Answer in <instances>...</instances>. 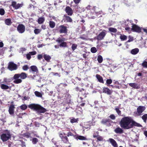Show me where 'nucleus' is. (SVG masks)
<instances>
[{
	"mask_svg": "<svg viewBox=\"0 0 147 147\" xmlns=\"http://www.w3.org/2000/svg\"><path fill=\"white\" fill-rule=\"evenodd\" d=\"M119 124L121 127L124 129H129L134 126H141L140 124L134 121L131 117L129 116L122 118L119 122Z\"/></svg>",
	"mask_w": 147,
	"mask_h": 147,
	"instance_id": "1",
	"label": "nucleus"
},
{
	"mask_svg": "<svg viewBox=\"0 0 147 147\" xmlns=\"http://www.w3.org/2000/svg\"><path fill=\"white\" fill-rule=\"evenodd\" d=\"M28 107L31 109L36 111L39 113H44L47 111L46 109L38 104H31L28 105Z\"/></svg>",
	"mask_w": 147,
	"mask_h": 147,
	"instance_id": "2",
	"label": "nucleus"
},
{
	"mask_svg": "<svg viewBox=\"0 0 147 147\" xmlns=\"http://www.w3.org/2000/svg\"><path fill=\"white\" fill-rule=\"evenodd\" d=\"M27 77V74L25 72H22L21 74H16L13 77V79L15 80L13 82L16 84H18L22 82V79H24Z\"/></svg>",
	"mask_w": 147,
	"mask_h": 147,
	"instance_id": "3",
	"label": "nucleus"
},
{
	"mask_svg": "<svg viewBox=\"0 0 147 147\" xmlns=\"http://www.w3.org/2000/svg\"><path fill=\"white\" fill-rule=\"evenodd\" d=\"M55 30L60 34H67L68 31L67 27L64 24L56 26Z\"/></svg>",
	"mask_w": 147,
	"mask_h": 147,
	"instance_id": "4",
	"label": "nucleus"
},
{
	"mask_svg": "<svg viewBox=\"0 0 147 147\" xmlns=\"http://www.w3.org/2000/svg\"><path fill=\"white\" fill-rule=\"evenodd\" d=\"M6 133L2 134L0 136V138L3 142H5L11 138V135L9 131L7 130Z\"/></svg>",
	"mask_w": 147,
	"mask_h": 147,
	"instance_id": "5",
	"label": "nucleus"
},
{
	"mask_svg": "<svg viewBox=\"0 0 147 147\" xmlns=\"http://www.w3.org/2000/svg\"><path fill=\"white\" fill-rule=\"evenodd\" d=\"M145 107L142 106H140L137 109V111L134 112V115L136 117L141 115H142V112L145 110Z\"/></svg>",
	"mask_w": 147,
	"mask_h": 147,
	"instance_id": "6",
	"label": "nucleus"
},
{
	"mask_svg": "<svg viewBox=\"0 0 147 147\" xmlns=\"http://www.w3.org/2000/svg\"><path fill=\"white\" fill-rule=\"evenodd\" d=\"M63 96H65V97L64 98V101L67 102H69L70 101V98L71 97V96L70 95L64 93L63 94V95H62V93H61V92H60V93L59 94V97L60 98H63Z\"/></svg>",
	"mask_w": 147,
	"mask_h": 147,
	"instance_id": "7",
	"label": "nucleus"
},
{
	"mask_svg": "<svg viewBox=\"0 0 147 147\" xmlns=\"http://www.w3.org/2000/svg\"><path fill=\"white\" fill-rule=\"evenodd\" d=\"M107 34V31L105 30H103L100 32L99 34L97 36L96 39L97 40H100L103 39L106 36Z\"/></svg>",
	"mask_w": 147,
	"mask_h": 147,
	"instance_id": "8",
	"label": "nucleus"
},
{
	"mask_svg": "<svg viewBox=\"0 0 147 147\" xmlns=\"http://www.w3.org/2000/svg\"><path fill=\"white\" fill-rule=\"evenodd\" d=\"M8 68L11 71L16 70L18 68L17 65L12 62H10L8 63Z\"/></svg>",
	"mask_w": 147,
	"mask_h": 147,
	"instance_id": "9",
	"label": "nucleus"
},
{
	"mask_svg": "<svg viewBox=\"0 0 147 147\" xmlns=\"http://www.w3.org/2000/svg\"><path fill=\"white\" fill-rule=\"evenodd\" d=\"M64 39L65 38H59L56 40L57 42L60 43L59 45L60 47L65 48L67 47V42L64 41Z\"/></svg>",
	"mask_w": 147,
	"mask_h": 147,
	"instance_id": "10",
	"label": "nucleus"
},
{
	"mask_svg": "<svg viewBox=\"0 0 147 147\" xmlns=\"http://www.w3.org/2000/svg\"><path fill=\"white\" fill-rule=\"evenodd\" d=\"M132 28H131V30L134 32H136L138 33L141 32V29L140 28L136 25L132 23Z\"/></svg>",
	"mask_w": 147,
	"mask_h": 147,
	"instance_id": "11",
	"label": "nucleus"
},
{
	"mask_svg": "<svg viewBox=\"0 0 147 147\" xmlns=\"http://www.w3.org/2000/svg\"><path fill=\"white\" fill-rule=\"evenodd\" d=\"M25 26L23 24H19L17 26V30L20 33H23L25 32Z\"/></svg>",
	"mask_w": 147,
	"mask_h": 147,
	"instance_id": "12",
	"label": "nucleus"
},
{
	"mask_svg": "<svg viewBox=\"0 0 147 147\" xmlns=\"http://www.w3.org/2000/svg\"><path fill=\"white\" fill-rule=\"evenodd\" d=\"M65 11L69 16H71L73 14V11L72 8L69 6H67L65 9Z\"/></svg>",
	"mask_w": 147,
	"mask_h": 147,
	"instance_id": "13",
	"label": "nucleus"
},
{
	"mask_svg": "<svg viewBox=\"0 0 147 147\" xmlns=\"http://www.w3.org/2000/svg\"><path fill=\"white\" fill-rule=\"evenodd\" d=\"M82 91L79 93L78 96L79 97L80 96V98L81 100H82L83 98H85L87 97L86 96L88 93H86V91L84 89L82 88Z\"/></svg>",
	"mask_w": 147,
	"mask_h": 147,
	"instance_id": "14",
	"label": "nucleus"
},
{
	"mask_svg": "<svg viewBox=\"0 0 147 147\" xmlns=\"http://www.w3.org/2000/svg\"><path fill=\"white\" fill-rule=\"evenodd\" d=\"M23 5V4L22 3H18L16 4V2L15 1H13L11 4V6L16 9H18L20 7H22Z\"/></svg>",
	"mask_w": 147,
	"mask_h": 147,
	"instance_id": "15",
	"label": "nucleus"
},
{
	"mask_svg": "<svg viewBox=\"0 0 147 147\" xmlns=\"http://www.w3.org/2000/svg\"><path fill=\"white\" fill-rule=\"evenodd\" d=\"M59 136L61 138L62 141L64 143L67 144L68 143L69 141L67 136H63L62 133L60 134Z\"/></svg>",
	"mask_w": 147,
	"mask_h": 147,
	"instance_id": "16",
	"label": "nucleus"
},
{
	"mask_svg": "<svg viewBox=\"0 0 147 147\" xmlns=\"http://www.w3.org/2000/svg\"><path fill=\"white\" fill-rule=\"evenodd\" d=\"M102 92L108 95H111L112 92V91L108 88L105 87L103 88Z\"/></svg>",
	"mask_w": 147,
	"mask_h": 147,
	"instance_id": "17",
	"label": "nucleus"
},
{
	"mask_svg": "<svg viewBox=\"0 0 147 147\" xmlns=\"http://www.w3.org/2000/svg\"><path fill=\"white\" fill-rule=\"evenodd\" d=\"M111 121V120L109 119H102L101 121V123L103 124L107 125L110 124Z\"/></svg>",
	"mask_w": 147,
	"mask_h": 147,
	"instance_id": "18",
	"label": "nucleus"
},
{
	"mask_svg": "<svg viewBox=\"0 0 147 147\" xmlns=\"http://www.w3.org/2000/svg\"><path fill=\"white\" fill-rule=\"evenodd\" d=\"M15 108V107L14 105H10L8 110L9 113L10 115H12L14 114Z\"/></svg>",
	"mask_w": 147,
	"mask_h": 147,
	"instance_id": "19",
	"label": "nucleus"
},
{
	"mask_svg": "<svg viewBox=\"0 0 147 147\" xmlns=\"http://www.w3.org/2000/svg\"><path fill=\"white\" fill-rule=\"evenodd\" d=\"M114 132L117 134H122L123 133L124 131L122 129V128H121L119 127L116 128L114 129Z\"/></svg>",
	"mask_w": 147,
	"mask_h": 147,
	"instance_id": "20",
	"label": "nucleus"
},
{
	"mask_svg": "<svg viewBox=\"0 0 147 147\" xmlns=\"http://www.w3.org/2000/svg\"><path fill=\"white\" fill-rule=\"evenodd\" d=\"M43 57L45 60L48 62L50 61V60L51 59V57L49 55L46 54H44L43 55Z\"/></svg>",
	"mask_w": 147,
	"mask_h": 147,
	"instance_id": "21",
	"label": "nucleus"
},
{
	"mask_svg": "<svg viewBox=\"0 0 147 147\" xmlns=\"http://www.w3.org/2000/svg\"><path fill=\"white\" fill-rule=\"evenodd\" d=\"M30 69L29 70V72L32 71L34 72H37L38 70L37 67L35 65H32L30 67Z\"/></svg>",
	"mask_w": 147,
	"mask_h": 147,
	"instance_id": "22",
	"label": "nucleus"
},
{
	"mask_svg": "<svg viewBox=\"0 0 147 147\" xmlns=\"http://www.w3.org/2000/svg\"><path fill=\"white\" fill-rule=\"evenodd\" d=\"M109 141L112 145L114 147H118V145L116 141L113 139L110 138Z\"/></svg>",
	"mask_w": 147,
	"mask_h": 147,
	"instance_id": "23",
	"label": "nucleus"
},
{
	"mask_svg": "<svg viewBox=\"0 0 147 147\" xmlns=\"http://www.w3.org/2000/svg\"><path fill=\"white\" fill-rule=\"evenodd\" d=\"M93 137L94 138H96L97 142L101 141L103 140V138L102 137L98 135L97 136H96L95 135V133L93 134Z\"/></svg>",
	"mask_w": 147,
	"mask_h": 147,
	"instance_id": "24",
	"label": "nucleus"
},
{
	"mask_svg": "<svg viewBox=\"0 0 147 147\" xmlns=\"http://www.w3.org/2000/svg\"><path fill=\"white\" fill-rule=\"evenodd\" d=\"M96 77L99 82L103 84L104 83L103 78L100 75L98 74H96Z\"/></svg>",
	"mask_w": 147,
	"mask_h": 147,
	"instance_id": "25",
	"label": "nucleus"
},
{
	"mask_svg": "<svg viewBox=\"0 0 147 147\" xmlns=\"http://www.w3.org/2000/svg\"><path fill=\"white\" fill-rule=\"evenodd\" d=\"M129 85L130 86L135 89H138L140 88V86L135 83H129Z\"/></svg>",
	"mask_w": 147,
	"mask_h": 147,
	"instance_id": "26",
	"label": "nucleus"
},
{
	"mask_svg": "<svg viewBox=\"0 0 147 147\" xmlns=\"http://www.w3.org/2000/svg\"><path fill=\"white\" fill-rule=\"evenodd\" d=\"M64 17L67 22H73L72 19L69 16L65 15H64Z\"/></svg>",
	"mask_w": 147,
	"mask_h": 147,
	"instance_id": "27",
	"label": "nucleus"
},
{
	"mask_svg": "<svg viewBox=\"0 0 147 147\" xmlns=\"http://www.w3.org/2000/svg\"><path fill=\"white\" fill-rule=\"evenodd\" d=\"M139 52V49L138 48H136L132 49L131 51V53L133 55L137 54Z\"/></svg>",
	"mask_w": 147,
	"mask_h": 147,
	"instance_id": "28",
	"label": "nucleus"
},
{
	"mask_svg": "<svg viewBox=\"0 0 147 147\" xmlns=\"http://www.w3.org/2000/svg\"><path fill=\"white\" fill-rule=\"evenodd\" d=\"M76 139L77 140H87V138L85 137L80 136V135H78L77 136L76 138Z\"/></svg>",
	"mask_w": 147,
	"mask_h": 147,
	"instance_id": "29",
	"label": "nucleus"
},
{
	"mask_svg": "<svg viewBox=\"0 0 147 147\" xmlns=\"http://www.w3.org/2000/svg\"><path fill=\"white\" fill-rule=\"evenodd\" d=\"M5 24L8 26H10L12 23L10 18L6 19L5 20Z\"/></svg>",
	"mask_w": 147,
	"mask_h": 147,
	"instance_id": "30",
	"label": "nucleus"
},
{
	"mask_svg": "<svg viewBox=\"0 0 147 147\" xmlns=\"http://www.w3.org/2000/svg\"><path fill=\"white\" fill-rule=\"evenodd\" d=\"M0 87L3 90L7 89L9 88L8 86L3 84H1L0 85Z\"/></svg>",
	"mask_w": 147,
	"mask_h": 147,
	"instance_id": "31",
	"label": "nucleus"
},
{
	"mask_svg": "<svg viewBox=\"0 0 147 147\" xmlns=\"http://www.w3.org/2000/svg\"><path fill=\"white\" fill-rule=\"evenodd\" d=\"M45 19L44 17H40L38 18V24H41L43 23L45 21Z\"/></svg>",
	"mask_w": 147,
	"mask_h": 147,
	"instance_id": "32",
	"label": "nucleus"
},
{
	"mask_svg": "<svg viewBox=\"0 0 147 147\" xmlns=\"http://www.w3.org/2000/svg\"><path fill=\"white\" fill-rule=\"evenodd\" d=\"M23 137H26L27 138H28L30 137V134L28 132H26L23 134H22Z\"/></svg>",
	"mask_w": 147,
	"mask_h": 147,
	"instance_id": "33",
	"label": "nucleus"
},
{
	"mask_svg": "<svg viewBox=\"0 0 147 147\" xmlns=\"http://www.w3.org/2000/svg\"><path fill=\"white\" fill-rule=\"evenodd\" d=\"M109 32L113 33H116L117 32V29L113 27H110L109 28Z\"/></svg>",
	"mask_w": 147,
	"mask_h": 147,
	"instance_id": "34",
	"label": "nucleus"
},
{
	"mask_svg": "<svg viewBox=\"0 0 147 147\" xmlns=\"http://www.w3.org/2000/svg\"><path fill=\"white\" fill-rule=\"evenodd\" d=\"M141 118L144 122L146 123L147 120V114H145L143 115Z\"/></svg>",
	"mask_w": 147,
	"mask_h": 147,
	"instance_id": "35",
	"label": "nucleus"
},
{
	"mask_svg": "<svg viewBox=\"0 0 147 147\" xmlns=\"http://www.w3.org/2000/svg\"><path fill=\"white\" fill-rule=\"evenodd\" d=\"M141 65L143 67L147 68V59H146L141 64Z\"/></svg>",
	"mask_w": 147,
	"mask_h": 147,
	"instance_id": "36",
	"label": "nucleus"
},
{
	"mask_svg": "<svg viewBox=\"0 0 147 147\" xmlns=\"http://www.w3.org/2000/svg\"><path fill=\"white\" fill-rule=\"evenodd\" d=\"M55 23L53 21H50L49 23L50 27L51 28H53L55 26Z\"/></svg>",
	"mask_w": 147,
	"mask_h": 147,
	"instance_id": "37",
	"label": "nucleus"
},
{
	"mask_svg": "<svg viewBox=\"0 0 147 147\" xmlns=\"http://www.w3.org/2000/svg\"><path fill=\"white\" fill-rule=\"evenodd\" d=\"M97 61L99 63H101L103 61V58L101 55H99L98 56Z\"/></svg>",
	"mask_w": 147,
	"mask_h": 147,
	"instance_id": "38",
	"label": "nucleus"
},
{
	"mask_svg": "<svg viewBox=\"0 0 147 147\" xmlns=\"http://www.w3.org/2000/svg\"><path fill=\"white\" fill-rule=\"evenodd\" d=\"M77 45L76 44L74 43L72 44L71 48L73 51H74L77 48Z\"/></svg>",
	"mask_w": 147,
	"mask_h": 147,
	"instance_id": "39",
	"label": "nucleus"
},
{
	"mask_svg": "<svg viewBox=\"0 0 147 147\" xmlns=\"http://www.w3.org/2000/svg\"><path fill=\"white\" fill-rule=\"evenodd\" d=\"M34 94L37 97H41L42 96V94L39 92L36 91L34 92Z\"/></svg>",
	"mask_w": 147,
	"mask_h": 147,
	"instance_id": "40",
	"label": "nucleus"
},
{
	"mask_svg": "<svg viewBox=\"0 0 147 147\" xmlns=\"http://www.w3.org/2000/svg\"><path fill=\"white\" fill-rule=\"evenodd\" d=\"M121 40L122 41L125 40L127 39V37L125 35H121L120 36Z\"/></svg>",
	"mask_w": 147,
	"mask_h": 147,
	"instance_id": "41",
	"label": "nucleus"
},
{
	"mask_svg": "<svg viewBox=\"0 0 147 147\" xmlns=\"http://www.w3.org/2000/svg\"><path fill=\"white\" fill-rule=\"evenodd\" d=\"M27 107L25 104H23L22 105L20 106V108L23 110H25L27 108Z\"/></svg>",
	"mask_w": 147,
	"mask_h": 147,
	"instance_id": "42",
	"label": "nucleus"
},
{
	"mask_svg": "<svg viewBox=\"0 0 147 147\" xmlns=\"http://www.w3.org/2000/svg\"><path fill=\"white\" fill-rule=\"evenodd\" d=\"M32 141L33 144H36L38 142V140L36 138H34L32 139Z\"/></svg>",
	"mask_w": 147,
	"mask_h": 147,
	"instance_id": "43",
	"label": "nucleus"
},
{
	"mask_svg": "<svg viewBox=\"0 0 147 147\" xmlns=\"http://www.w3.org/2000/svg\"><path fill=\"white\" fill-rule=\"evenodd\" d=\"M41 31V30L38 29H35L34 30V32L36 34H37L39 33Z\"/></svg>",
	"mask_w": 147,
	"mask_h": 147,
	"instance_id": "44",
	"label": "nucleus"
},
{
	"mask_svg": "<svg viewBox=\"0 0 147 147\" xmlns=\"http://www.w3.org/2000/svg\"><path fill=\"white\" fill-rule=\"evenodd\" d=\"M115 110L116 111L117 113L119 115H121V111L119 110V108H115Z\"/></svg>",
	"mask_w": 147,
	"mask_h": 147,
	"instance_id": "45",
	"label": "nucleus"
},
{
	"mask_svg": "<svg viewBox=\"0 0 147 147\" xmlns=\"http://www.w3.org/2000/svg\"><path fill=\"white\" fill-rule=\"evenodd\" d=\"M78 119L74 118L71 119H70V122L71 123H77Z\"/></svg>",
	"mask_w": 147,
	"mask_h": 147,
	"instance_id": "46",
	"label": "nucleus"
},
{
	"mask_svg": "<svg viewBox=\"0 0 147 147\" xmlns=\"http://www.w3.org/2000/svg\"><path fill=\"white\" fill-rule=\"evenodd\" d=\"M91 51L93 53H95L97 51L95 47H92L91 49Z\"/></svg>",
	"mask_w": 147,
	"mask_h": 147,
	"instance_id": "47",
	"label": "nucleus"
},
{
	"mask_svg": "<svg viewBox=\"0 0 147 147\" xmlns=\"http://www.w3.org/2000/svg\"><path fill=\"white\" fill-rule=\"evenodd\" d=\"M112 83V80L111 79H108L106 80V83L108 84L107 86H109V85Z\"/></svg>",
	"mask_w": 147,
	"mask_h": 147,
	"instance_id": "48",
	"label": "nucleus"
},
{
	"mask_svg": "<svg viewBox=\"0 0 147 147\" xmlns=\"http://www.w3.org/2000/svg\"><path fill=\"white\" fill-rule=\"evenodd\" d=\"M29 68L28 65H25L22 67V69L24 71H26Z\"/></svg>",
	"mask_w": 147,
	"mask_h": 147,
	"instance_id": "49",
	"label": "nucleus"
},
{
	"mask_svg": "<svg viewBox=\"0 0 147 147\" xmlns=\"http://www.w3.org/2000/svg\"><path fill=\"white\" fill-rule=\"evenodd\" d=\"M5 13L4 10L2 8L0 9V15L1 16L3 15Z\"/></svg>",
	"mask_w": 147,
	"mask_h": 147,
	"instance_id": "50",
	"label": "nucleus"
},
{
	"mask_svg": "<svg viewBox=\"0 0 147 147\" xmlns=\"http://www.w3.org/2000/svg\"><path fill=\"white\" fill-rule=\"evenodd\" d=\"M43 57V55H42V54H38L37 55V59L39 60H41L42 59Z\"/></svg>",
	"mask_w": 147,
	"mask_h": 147,
	"instance_id": "51",
	"label": "nucleus"
},
{
	"mask_svg": "<svg viewBox=\"0 0 147 147\" xmlns=\"http://www.w3.org/2000/svg\"><path fill=\"white\" fill-rule=\"evenodd\" d=\"M20 141L21 142V146L22 147H25L26 145L25 142L23 141L22 140H20Z\"/></svg>",
	"mask_w": 147,
	"mask_h": 147,
	"instance_id": "52",
	"label": "nucleus"
},
{
	"mask_svg": "<svg viewBox=\"0 0 147 147\" xmlns=\"http://www.w3.org/2000/svg\"><path fill=\"white\" fill-rule=\"evenodd\" d=\"M109 117L111 119L113 120H114L115 119V117L113 114L111 115Z\"/></svg>",
	"mask_w": 147,
	"mask_h": 147,
	"instance_id": "53",
	"label": "nucleus"
},
{
	"mask_svg": "<svg viewBox=\"0 0 147 147\" xmlns=\"http://www.w3.org/2000/svg\"><path fill=\"white\" fill-rule=\"evenodd\" d=\"M29 53L31 55H34L36 54V51H33L30 52Z\"/></svg>",
	"mask_w": 147,
	"mask_h": 147,
	"instance_id": "54",
	"label": "nucleus"
},
{
	"mask_svg": "<svg viewBox=\"0 0 147 147\" xmlns=\"http://www.w3.org/2000/svg\"><path fill=\"white\" fill-rule=\"evenodd\" d=\"M26 57L28 60H29L31 58V55L29 54H28L26 55Z\"/></svg>",
	"mask_w": 147,
	"mask_h": 147,
	"instance_id": "55",
	"label": "nucleus"
},
{
	"mask_svg": "<svg viewBox=\"0 0 147 147\" xmlns=\"http://www.w3.org/2000/svg\"><path fill=\"white\" fill-rule=\"evenodd\" d=\"M75 90L76 91H79L80 92H81V91H82V89H80V88L78 86H77L75 88Z\"/></svg>",
	"mask_w": 147,
	"mask_h": 147,
	"instance_id": "56",
	"label": "nucleus"
},
{
	"mask_svg": "<svg viewBox=\"0 0 147 147\" xmlns=\"http://www.w3.org/2000/svg\"><path fill=\"white\" fill-rule=\"evenodd\" d=\"M74 3L77 4L78 3H79L80 1H81V0H74Z\"/></svg>",
	"mask_w": 147,
	"mask_h": 147,
	"instance_id": "57",
	"label": "nucleus"
},
{
	"mask_svg": "<svg viewBox=\"0 0 147 147\" xmlns=\"http://www.w3.org/2000/svg\"><path fill=\"white\" fill-rule=\"evenodd\" d=\"M62 86L63 87H65V86H67V84H62V83H61V84H60V86Z\"/></svg>",
	"mask_w": 147,
	"mask_h": 147,
	"instance_id": "58",
	"label": "nucleus"
},
{
	"mask_svg": "<svg viewBox=\"0 0 147 147\" xmlns=\"http://www.w3.org/2000/svg\"><path fill=\"white\" fill-rule=\"evenodd\" d=\"M125 30H126L127 31H131V29L129 27H126L125 28Z\"/></svg>",
	"mask_w": 147,
	"mask_h": 147,
	"instance_id": "59",
	"label": "nucleus"
},
{
	"mask_svg": "<svg viewBox=\"0 0 147 147\" xmlns=\"http://www.w3.org/2000/svg\"><path fill=\"white\" fill-rule=\"evenodd\" d=\"M73 134L71 132H69L67 133V136H73Z\"/></svg>",
	"mask_w": 147,
	"mask_h": 147,
	"instance_id": "60",
	"label": "nucleus"
},
{
	"mask_svg": "<svg viewBox=\"0 0 147 147\" xmlns=\"http://www.w3.org/2000/svg\"><path fill=\"white\" fill-rule=\"evenodd\" d=\"M91 7H92V6L90 5H88L86 8V9L87 10H90L91 9Z\"/></svg>",
	"mask_w": 147,
	"mask_h": 147,
	"instance_id": "61",
	"label": "nucleus"
},
{
	"mask_svg": "<svg viewBox=\"0 0 147 147\" xmlns=\"http://www.w3.org/2000/svg\"><path fill=\"white\" fill-rule=\"evenodd\" d=\"M41 28L43 30L46 29V26L45 25H42L41 26Z\"/></svg>",
	"mask_w": 147,
	"mask_h": 147,
	"instance_id": "62",
	"label": "nucleus"
},
{
	"mask_svg": "<svg viewBox=\"0 0 147 147\" xmlns=\"http://www.w3.org/2000/svg\"><path fill=\"white\" fill-rule=\"evenodd\" d=\"M24 115L23 113H20L19 114L18 116L19 118H22V116Z\"/></svg>",
	"mask_w": 147,
	"mask_h": 147,
	"instance_id": "63",
	"label": "nucleus"
},
{
	"mask_svg": "<svg viewBox=\"0 0 147 147\" xmlns=\"http://www.w3.org/2000/svg\"><path fill=\"white\" fill-rule=\"evenodd\" d=\"M144 134L147 137V131H145L144 132Z\"/></svg>",
	"mask_w": 147,
	"mask_h": 147,
	"instance_id": "64",
	"label": "nucleus"
}]
</instances>
